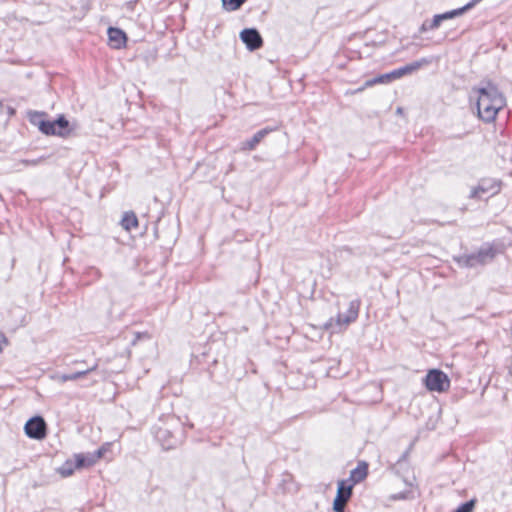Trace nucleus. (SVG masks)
<instances>
[{
  "mask_svg": "<svg viewBox=\"0 0 512 512\" xmlns=\"http://www.w3.org/2000/svg\"><path fill=\"white\" fill-rule=\"evenodd\" d=\"M54 123L56 136L65 138L71 134L72 129L70 128V122L64 114H59L57 118L54 119Z\"/></svg>",
  "mask_w": 512,
  "mask_h": 512,
  "instance_id": "2eb2a0df",
  "label": "nucleus"
},
{
  "mask_svg": "<svg viewBox=\"0 0 512 512\" xmlns=\"http://www.w3.org/2000/svg\"><path fill=\"white\" fill-rule=\"evenodd\" d=\"M346 502H339V500H333L334 512H345Z\"/></svg>",
  "mask_w": 512,
  "mask_h": 512,
  "instance_id": "bb28decb",
  "label": "nucleus"
},
{
  "mask_svg": "<svg viewBox=\"0 0 512 512\" xmlns=\"http://www.w3.org/2000/svg\"><path fill=\"white\" fill-rule=\"evenodd\" d=\"M481 1L482 0H470L467 4H465L464 6L459 8L461 14L463 15L467 11L471 10L472 8H474Z\"/></svg>",
  "mask_w": 512,
  "mask_h": 512,
  "instance_id": "a878e982",
  "label": "nucleus"
},
{
  "mask_svg": "<svg viewBox=\"0 0 512 512\" xmlns=\"http://www.w3.org/2000/svg\"><path fill=\"white\" fill-rule=\"evenodd\" d=\"M476 503V499H470L466 502L461 503L453 512H473Z\"/></svg>",
  "mask_w": 512,
  "mask_h": 512,
  "instance_id": "4be33fe9",
  "label": "nucleus"
},
{
  "mask_svg": "<svg viewBox=\"0 0 512 512\" xmlns=\"http://www.w3.org/2000/svg\"><path fill=\"white\" fill-rule=\"evenodd\" d=\"M407 498V493L406 492H400V493H397V494H393L391 496V499L393 500H403V499H406Z\"/></svg>",
  "mask_w": 512,
  "mask_h": 512,
  "instance_id": "c756f323",
  "label": "nucleus"
},
{
  "mask_svg": "<svg viewBox=\"0 0 512 512\" xmlns=\"http://www.w3.org/2000/svg\"><path fill=\"white\" fill-rule=\"evenodd\" d=\"M501 189V181L493 178H482L478 185L471 190L470 198H481L482 194L495 195Z\"/></svg>",
  "mask_w": 512,
  "mask_h": 512,
  "instance_id": "9d476101",
  "label": "nucleus"
},
{
  "mask_svg": "<svg viewBox=\"0 0 512 512\" xmlns=\"http://www.w3.org/2000/svg\"><path fill=\"white\" fill-rule=\"evenodd\" d=\"M208 374H209L210 380H212L213 382H215L219 385L224 384V382L226 381V379L224 377H219L216 374L215 368H212L211 366L208 368Z\"/></svg>",
  "mask_w": 512,
  "mask_h": 512,
  "instance_id": "b1692460",
  "label": "nucleus"
},
{
  "mask_svg": "<svg viewBox=\"0 0 512 512\" xmlns=\"http://www.w3.org/2000/svg\"><path fill=\"white\" fill-rule=\"evenodd\" d=\"M461 15L462 14H461L459 8L453 9V10H450V11H447V12H444L441 14H436L433 16V19L431 20V22L429 24V28L437 29L444 20L453 19V18L461 16Z\"/></svg>",
  "mask_w": 512,
  "mask_h": 512,
  "instance_id": "dca6fc26",
  "label": "nucleus"
},
{
  "mask_svg": "<svg viewBox=\"0 0 512 512\" xmlns=\"http://www.w3.org/2000/svg\"><path fill=\"white\" fill-rule=\"evenodd\" d=\"M96 368H97V365H94L91 368H88L86 370H81V371H77V372L69 373V374H62L60 376V379L63 382L78 380V379L84 377L85 375H87L88 373L96 370Z\"/></svg>",
  "mask_w": 512,
  "mask_h": 512,
  "instance_id": "aec40b11",
  "label": "nucleus"
},
{
  "mask_svg": "<svg viewBox=\"0 0 512 512\" xmlns=\"http://www.w3.org/2000/svg\"><path fill=\"white\" fill-rule=\"evenodd\" d=\"M48 116V113L44 111H27V119L31 125L36 126L46 136H56L54 120L48 119Z\"/></svg>",
  "mask_w": 512,
  "mask_h": 512,
  "instance_id": "0eeeda50",
  "label": "nucleus"
},
{
  "mask_svg": "<svg viewBox=\"0 0 512 512\" xmlns=\"http://www.w3.org/2000/svg\"><path fill=\"white\" fill-rule=\"evenodd\" d=\"M218 364V361L216 359L213 360V366H216Z\"/></svg>",
  "mask_w": 512,
  "mask_h": 512,
  "instance_id": "72a5a7b5",
  "label": "nucleus"
},
{
  "mask_svg": "<svg viewBox=\"0 0 512 512\" xmlns=\"http://www.w3.org/2000/svg\"><path fill=\"white\" fill-rule=\"evenodd\" d=\"M8 344L7 337L3 332H0V352L3 351V347Z\"/></svg>",
  "mask_w": 512,
  "mask_h": 512,
  "instance_id": "c85d7f7f",
  "label": "nucleus"
},
{
  "mask_svg": "<svg viewBox=\"0 0 512 512\" xmlns=\"http://www.w3.org/2000/svg\"><path fill=\"white\" fill-rule=\"evenodd\" d=\"M429 24H430V22L428 23V21H424L422 23V25L420 26V28H419V32L423 33V32H426L428 30H432L431 28H429Z\"/></svg>",
  "mask_w": 512,
  "mask_h": 512,
  "instance_id": "7c9ffc66",
  "label": "nucleus"
},
{
  "mask_svg": "<svg viewBox=\"0 0 512 512\" xmlns=\"http://www.w3.org/2000/svg\"><path fill=\"white\" fill-rule=\"evenodd\" d=\"M429 63V60L422 58L417 61L408 63L402 67L394 69L388 73L377 75L371 79L366 80V86H374L376 84H387L403 76L410 75L420 69L423 65Z\"/></svg>",
  "mask_w": 512,
  "mask_h": 512,
  "instance_id": "39448f33",
  "label": "nucleus"
},
{
  "mask_svg": "<svg viewBox=\"0 0 512 512\" xmlns=\"http://www.w3.org/2000/svg\"><path fill=\"white\" fill-rule=\"evenodd\" d=\"M496 255L495 247L490 243H484L477 252L454 256L453 260L461 268H475L492 262Z\"/></svg>",
  "mask_w": 512,
  "mask_h": 512,
  "instance_id": "7ed1b4c3",
  "label": "nucleus"
},
{
  "mask_svg": "<svg viewBox=\"0 0 512 512\" xmlns=\"http://www.w3.org/2000/svg\"><path fill=\"white\" fill-rule=\"evenodd\" d=\"M369 87H370V86H366V81H365V82H364V84H363L361 87L357 88L353 93H359V92H362V91H364L366 88H369Z\"/></svg>",
  "mask_w": 512,
  "mask_h": 512,
  "instance_id": "2f4dec72",
  "label": "nucleus"
},
{
  "mask_svg": "<svg viewBox=\"0 0 512 512\" xmlns=\"http://www.w3.org/2000/svg\"><path fill=\"white\" fill-rule=\"evenodd\" d=\"M423 383L428 391L443 393L450 388V379L446 373L440 369H430L423 379Z\"/></svg>",
  "mask_w": 512,
  "mask_h": 512,
  "instance_id": "423d86ee",
  "label": "nucleus"
},
{
  "mask_svg": "<svg viewBox=\"0 0 512 512\" xmlns=\"http://www.w3.org/2000/svg\"><path fill=\"white\" fill-rule=\"evenodd\" d=\"M24 432L30 439L42 440L47 435V424L40 415H35L27 420Z\"/></svg>",
  "mask_w": 512,
  "mask_h": 512,
  "instance_id": "6e6552de",
  "label": "nucleus"
},
{
  "mask_svg": "<svg viewBox=\"0 0 512 512\" xmlns=\"http://www.w3.org/2000/svg\"><path fill=\"white\" fill-rule=\"evenodd\" d=\"M120 224L125 231L130 232L131 230L136 229L139 226V221L136 214L133 211H126L122 216Z\"/></svg>",
  "mask_w": 512,
  "mask_h": 512,
  "instance_id": "f3484780",
  "label": "nucleus"
},
{
  "mask_svg": "<svg viewBox=\"0 0 512 512\" xmlns=\"http://www.w3.org/2000/svg\"><path fill=\"white\" fill-rule=\"evenodd\" d=\"M110 446H111L110 443H105L102 446H100L97 450L92 452L95 462H97L99 459H101L105 456L106 452L109 451Z\"/></svg>",
  "mask_w": 512,
  "mask_h": 512,
  "instance_id": "5701e85b",
  "label": "nucleus"
},
{
  "mask_svg": "<svg viewBox=\"0 0 512 512\" xmlns=\"http://www.w3.org/2000/svg\"><path fill=\"white\" fill-rule=\"evenodd\" d=\"M44 160V157H39L37 159H23L21 162L26 166H36Z\"/></svg>",
  "mask_w": 512,
  "mask_h": 512,
  "instance_id": "cd10ccee",
  "label": "nucleus"
},
{
  "mask_svg": "<svg viewBox=\"0 0 512 512\" xmlns=\"http://www.w3.org/2000/svg\"><path fill=\"white\" fill-rule=\"evenodd\" d=\"M78 469L89 468L96 464L92 453H78L74 455Z\"/></svg>",
  "mask_w": 512,
  "mask_h": 512,
  "instance_id": "a211bd4d",
  "label": "nucleus"
},
{
  "mask_svg": "<svg viewBox=\"0 0 512 512\" xmlns=\"http://www.w3.org/2000/svg\"><path fill=\"white\" fill-rule=\"evenodd\" d=\"M397 112H398V113H401V112H402V108H398V109H397Z\"/></svg>",
  "mask_w": 512,
  "mask_h": 512,
  "instance_id": "f704fd0d",
  "label": "nucleus"
},
{
  "mask_svg": "<svg viewBox=\"0 0 512 512\" xmlns=\"http://www.w3.org/2000/svg\"><path fill=\"white\" fill-rule=\"evenodd\" d=\"M155 440L165 451L175 449L185 438V431L180 419L175 415H167L152 427Z\"/></svg>",
  "mask_w": 512,
  "mask_h": 512,
  "instance_id": "f03ea898",
  "label": "nucleus"
},
{
  "mask_svg": "<svg viewBox=\"0 0 512 512\" xmlns=\"http://www.w3.org/2000/svg\"><path fill=\"white\" fill-rule=\"evenodd\" d=\"M78 469V466H76V460H71V459H67L62 465L61 467H59L57 469V472L62 476V477H69L71 476L74 471Z\"/></svg>",
  "mask_w": 512,
  "mask_h": 512,
  "instance_id": "6ab92c4d",
  "label": "nucleus"
},
{
  "mask_svg": "<svg viewBox=\"0 0 512 512\" xmlns=\"http://www.w3.org/2000/svg\"><path fill=\"white\" fill-rule=\"evenodd\" d=\"M353 487L354 485L350 483L348 480H340L337 484V492L334 500H339V502H348L353 495Z\"/></svg>",
  "mask_w": 512,
  "mask_h": 512,
  "instance_id": "f8f14e48",
  "label": "nucleus"
},
{
  "mask_svg": "<svg viewBox=\"0 0 512 512\" xmlns=\"http://www.w3.org/2000/svg\"><path fill=\"white\" fill-rule=\"evenodd\" d=\"M272 128L265 127L257 131L251 138L242 143V150L252 151L271 132Z\"/></svg>",
  "mask_w": 512,
  "mask_h": 512,
  "instance_id": "ddd939ff",
  "label": "nucleus"
},
{
  "mask_svg": "<svg viewBox=\"0 0 512 512\" xmlns=\"http://www.w3.org/2000/svg\"><path fill=\"white\" fill-rule=\"evenodd\" d=\"M477 93V115L485 123L495 121L498 113L506 106V98L493 82H482L479 87H474Z\"/></svg>",
  "mask_w": 512,
  "mask_h": 512,
  "instance_id": "f257e3e1",
  "label": "nucleus"
},
{
  "mask_svg": "<svg viewBox=\"0 0 512 512\" xmlns=\"http://www.w3.org/2000/svg\"><path fill=\"white\" fill-rule=\"evenodd\" d=\"M368 469V463L360 461L358 465L350 471V476L347 480L353 485L362 482L368 475Z\"/></svg>",
  "mask_w": 512,
  "mask_h": 512,
  "instance_id": "4468645a",
  "label": "nucleus"
},
{
  "mask_svg": "<svg viewBox=\"0 0 512 512\" xmlns=\"http://www.w3.org/2000/svg\"><path fill=\"white\" fill-rule=\"evenodd\" d=\"M109 44L114 49H121L126 46L127 35L118 27H109L107 30Z\"/></svg>",
  "mask_w": 512,
  "mask_h": 512,
  "instance_id": "9b49d317",
  "label": "nucleus"
},
{
  "mask_svg": "<svg viewBox=\"0 0 512 512\" xmlns=\"http://www.w3.org/2000/svg\"><path fill=\"white\" fill-rule=\"evenodd\" d=\"M154 235L156 238H158V229L157 228H155Z\"/></svg>",
  "mask_w": 512,
  "mask_h": 512,
  "instance_id": "473e14b6",
  "label": "nucleus"
},
{
  "mask_svg": "<svg viewBox=\"0 0 512 512\" xmlns=\"http://www.w3.org/2000/svg\"><path fill=\"white\" fill-rule=\"evenodd\" d=\"M222 6L224 10L226 11H236L241 8V6L247 1V0H221Z\"/></svg>",
  "mask_w": 512,
  "mask_h": 512,
  "instance_id": "412c9836",
  "label": "nucleus"
},
{
  "mask_svg": "<svg viewBox=\"0 0 512 512\" xmlns=\"http://www.w3.org/2000/svg\"><path fill=\"white\" fill-rule=\"evenodd\" d=\"M292 481V475L289 473H284L282 475V480L279 483V488L282 489L283 492H285L288 488L287 485L290 484Z\"/></svg>",
  "mask_w": 512,
  "mask_h": 512,
  "instance_id": "393cba45",
  "label": "nucleus"
},
{
  "mask_svg": "<svg viewBox=\"0 0 512 512\" xmlns=\"http://www.w3.org/2000/svg\"><path fill=\"white\" fill-rule=\"evenodd\" d=\"M361 301L352 300L345 313L339 312L335 318L331 317L324 323L323 328L331 333H338L345 330L351 323L355 322L359 316Z\"/></svg>",
  "mask_w": 512,
  "mask_h": 512,
  "instance_id": "20e7f679",
  "label": "nucleus"
},
{
  "mask_svg": "<svg viewBox=\"0 0 512 512\" xmlns=\"http://www.w3.org/2000/svg\"><path fill=\"white\" fill-rule=\"evenodd\" d=\"M239 37L251 52L259 50L264 44L263 38L256 28H244L240 32Z\"/></svg>",
  "mask_w": 512,
  "mask_h": 512,
  "instance_id": "1a4fd4ad",
  "label": "nucleus"
}]
</instances>
